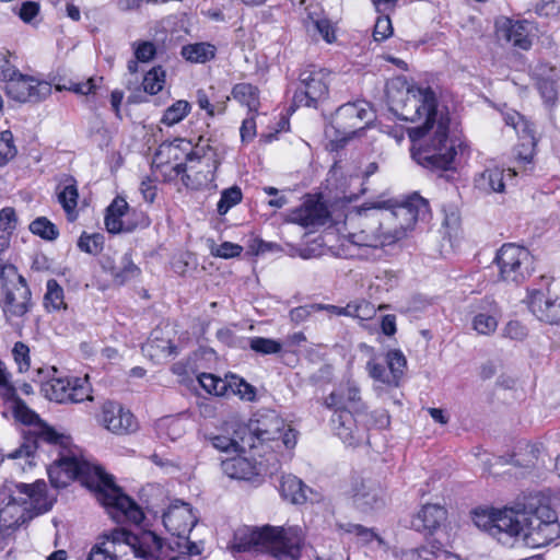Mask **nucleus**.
I'll return each instance as SVG.
<instances>
[{"label": "nucleus", "mask_w": 560, "mask_h": 560, "mask_svg": "<svg viewBox=\"0 0 560 560\" xmlns=\"http://www.w3.org/2000/svg\"><path fill=\"white\" fill-rule=\"evenodd\" d=\"M63 289L57 280L49 279L46 283V293L44 295V305L48 311H60L66 308L63 301Z\"/></svg>", "instance_id": "e433bc0d"}, {"label": "nucleus", "mask_w": 560, "mask_h": 560, "mask_svg": "<svg viewBox=\"0 0 560 560\" xmlns=\"http://www.w3.org/2000/svg\"><path fill=\"white\" fill-rule=\"evenodd\" d=\"M498 32L514 47L528 50L532 46L533 26L527 21L506 20Z\"/></svg>", "instance_id": "393cba45"}, {"label": "nucleus", "mask_w": 560, "mask_h": 560, "mask_svg": "<svg viewBox=\"0 0 560 560\" xmlns=\"http://www.w3.org/2000/svg\"><path fill=\"white\" fill-rule=\"evenodd\" d=\"M18 223L15 210L11 207H5L0 211V231L12 234Z\"/></svg>", "instance_id": "052dcab7"}, {"label": "nucleus", "mask_w": 560, "mask_h": 560, "mask_svg": "<svg viewBox=\"0 0 560 560\" xmlns=\"http://www.w3.org/2000/svg\"><path fill=\"white\" fill-rule=\"evenodd\" d=\"M16 155V148L13 143V135L5 130L0 132V166L5 165Z\"/></svg>", "instance_id": "3c124183"}, {"label": "nucleus", "mask_w": 560, "mask_h": 560, "mask_svg": "<svg viewBox=\"0 0 560 560\" xmlns=\"http://www.w3.org/2000/svg\"><path fill=\"white\" fill-rule=\"evenodd\" d=\"M523 302L539 322L560 326L559 295H550L549 290L527 288Z\"/></svg>", "instance_id": "f8f14e48"}, {"label": "nucleus", "mask_w": 560, "mask_h": 560, "mask_svg": "<svg viewBox=\"0 0 560 560\" xmlns=\"http://www.w3.org/2000/svg\"><path fill=\"white\" fill-rule=\"evenodd\" d=\"M190 109L189 102L185 100L176 101L165 109L161 122L166 126H174L180 122L190 113Z\"/></svg>", "instance_id": "4c0bfd02"}, {"label": "nucleus", "mask_w": 560, "mask_h": 560, "mask_svg": "<svg viewBox=\"0 0 560 560\" xmlns=\"http://www.w3.org/2000/svg\"><path fill=\"white\" fill-rule=\"evenodd\" d=\"M522 142L517 148V168L524 173H530L533 170V159L536 153L535 130L520 136Z\"/></svg>", "instance_id": "7c9ffc66"}, {"label": "nucleus", "mask_w": 560, "mask_h": 560, "mask_svg": "<svg viewBox=\"0 0 560 560\" xmlns=\"http://www.w3.org/2000/svg\"><path fill=\"white\" fill-rule=\"evenodd\" d=\"M524 515L523 537L526 545L541 548L559 536L557 514L539 493L524 497Z\"/></svg>", "instance_id": "423d86ee"}, {"label": "nucleus", "mask_w": 560, "mask_h": 560, "mask_svg": "<svg viewBox=\"0 0 560 560\" xmlns=\"http://www.w3.org/2000/svg\"><path fill=\"white\" fill-rule=\"evenodd\" d=\"M140 268L133 264L131 255L126 253L121 256L118 265L110 268V275L115 283L122 285L140 276Z\"/></svg>", "instance_id": "2f4dec72"}, {"label": "nucleus", "mask_w": 560, "mask_h": 560, "mask_svg": "<svg viewBox=\"0 0 560 560\" xmlns=\"http://www.w3.org/2000/svg\"><path fill=\"white\" fill-rule=\"evenodd\" d=\"M304 545L300 527H243L234 534L233 549L237 552H269L277 560H299Z\"/></svg>", "instance_id": "20e7f679"}, {"label": "nucleus", "mask_w": 560, "mask_h": 560, "mask_svg": "<svg viewBox=\"0 0 560 560\" xmlns=\"http://www.w3.org/2000/svg\"><path fill=\"white\" fill-rule=\"evenodd\" d=\"M315 28L322 35L323 39L331 44L336 39L335 28L332 23L328 19H319L315 21Z\"/></svg>", "instance_id": "774afa93"}, {"label": "nucleus", "mask_w": 560, "mask_h": 560, "mask_svg": "<svg viewBox=\"0 0 560 560\" xmlns=\"http://www.w3.org/2000/svg\"><path fill=\"white\" fill-rule=\"evenodd\" d=\"M535 12L540 16H555L560 13V0H541Z\"/></svg>", "instance_id": "69168bd1"}, {"label": "nucleus", "mask_w": 560, "mask_h": 560, "mask_svg": "<svg viewBox=\"0 0 560 560\" xmlns=\"http://www.w3.org/2000/svg\"><path fill=\"white\" fill-rule=\"evenodd\" d=\"M232 96L249 112H257L259 107V91L250 83H237L232 89Z\"/></svg>", "instance_id": "f704fd0d"}, {"label": "nucleus", "mask_w": 560, "mask_h": 560, "mask_svg": "<svg viewBox=\"0 0 560 560\" xmlns=\"http://www.w3.org/2000/svg\"><path fill=\"white\" fill-rule=\"evenodd\" d=\"M248 448L267 447L282 453L292 450L298 442V432L275 410L258 411L246 428Z\"/></svg>", "instance_id": "39448f33"}, {"label": "nucleus", "mask_w": 560, "mask_h": 560, "mask_svg": "<svg viewBox=\"0 0 560 560\" xmlns=\"http://www.w3.org/2000/svg\"><path fill=\"white\" fill-rule=\"evenodd\" d=\"M105 226L109 233L117 234L132 231V226L125 223L122 217L106 212Z\"/></svg>", "instance_id": "e2e57ef3"}, {"label": "nucleus", "mask_w": 560, "mask_h": 560, "mask_svg": "<svg viewBox=\"0 0 560 560\" xmlns=\"http://www.w3.org/2000/svg\"><path fill=\"white\" fill-rule=\"evenodd\" d=\"M338 527L345 533L354 534L362 544H370L373 540L383 544V539L372 528L352 523L338 524Z\"/></svg>", "instance_id": "a18cd8bd"}, {"label": "nucleus", "mask_w": 560, "mask_h": 560, "mask_svg": "<svg viewBox=\"0 0 560 560\" xmlns=\"http://www.w3.org/2000/svg\"><path fill=\"white\" fill-rule=\"evenodd\" d=\"M389 201L374 202L369 207L355 208L345 218L347 238L353 246L352 257L375 261L381 258L382 249L398 242L399 233L389 232L390 215H384L377 209L388 208Z\"/></svg>", "instance_id": "7ed1b4c3"}, {"label": "nucleus", "mask_w": 560, "mask_h": 560, "mask_svg": "<svg viewBox=\"0 0 560 560\" xmlns=\"http://www.w3.org/2000/svg\"><path fill=\"white\" fill-rule=\"evenodd\" d=\"M198 380L201 387L209 394H213L215 396H224L228 393L229 382L217 377L213 374L202 373Z\"/></svg>", "instance_id": "37998d69"}, {"label": "nucleus", "mask_w": 560, "mask_h": 560, "mask_svg": "<svg viewBox=\"0 0 560 560\" xmlns=\"http://www.w3.org/2000/svg\"><path fill=\"white\" fill-rule=\"evenodd\" d=\"M42 392L49 400L60 404L91 400L89 377H54L42 382Z\"/></svg>", "instance_id": "1a4fd4ad"}, {"label": "nucleus", "mask_w": 560, "mask_h": 560, "mask_svg": "<svg viewBox=\"0 0 560 560\" xmlns=\"http://www.w3.org/2000/svg\"><path fill=\"white\" fill-rule=\"evenodd\" d=\"M503 335L512 340H524L527 337V328L517 320H510L504 327Z\"/></svg>", "instance_id": "0e129e2a"}, {"label": "nucleus", "mask_w": 560, "mask_h": 560, "mask_svg": "<svg viewBox=\"0 0 560 560\" xmlns=\"http://www.w3.org/2000/svg\"><path fill=\"white\" fill-rule=\"evenodd\" d=\"M393 34V25L389 14H381L375 22L373 37L376 42H383Z\"/></svg>", "instance_id": "6e6d98bb"}, {"label": "nucleus", "mask_w": 560, "mask_h": 560, "mask_svg": "<svg viewBox=\"0 0 560 560\" xmlns=\"http://www.w3.org/2000/svg\"><path fill=\"white\" fill-rule=\"evenodd\" d=\"M196 102L200 109L206 110L209 117H214L217 114H223L225 112V103L212 104L203 90L197 91Z\"/></svg>", "instance_id": "864d4df0"}, {"label": "nucleus", "mask_w": 560, "mask_h": 560, "mask_svg": "<svg viewBox=\"0 0 560 560\" xmlns=\"http://www.w3.org/2000/svg\"><path fill=\"white\" fill-rule=\"evenodd\" d=\"M197 523L189 503L175 500L163 514V524L173 536L187 537Z\"/></svg>", "instance_id": "2eb2a0df"}, {"label": "nucleus", "mask_w": 560, "mask_h": 560, "mask_svg": "<svg viewBox=\"0 0 560 560\" xmlns=\"http://www.w3.org/2000/svg\"><path fill=\"white\" fill-rule=\"evenodd\" d=\"M279 489L281 495L292 503L301 504L307 499V487L293 475L282 476Z\"/></svg>", "instance_id": "c756f323"}, {"label": "nucleus", "mask_w": 560, "mask_h": 560, "mask_svg": "<svg viewBox=\"0 0 560 560\" xmlns=\"http://www.w3.org/2000/svg\"><path fill=\"white\" fill-rule=\"evenodd\" d=\"M518 510L513 509L497 510L493 537L501 539V535L515 537L523 535L524 532V500L517 503Z\"/></svg>", "instance_id": "4be33fe9"}, {"label": "nucleus", "mask_w": 560, "mask_h": 560, "mask_svg": "<svg viewBox=\"0 0 560 560\" xmlns=\"http://www.w3.org/2000/svg\"><path fill=\"white\" fill-rule=\"evenodd\" d=\"M358 416L366 418L365 427H375L378 429H383L389 424V415L384 409L374 410L370 415L361 412Z\"/></svg>", "instance_id": "bf43d9fd"}, {"label": "nucleus", "mask_w": 560, "mask_h": 560, "mask_svg": "<svg viewBox=\"0 0 560 560\" xmlns=\"http://www.w3.org/2000/svg\"><path fill=\"white\" fill-rule=\"evenodd\" d=\"M164 82L165 72L161 67H155L145 73L142 86L147 93L154 95L163 89Z\"/></svg>", "instance_id": "49530a36"}, {"label": "nucleus", "mask_w": 560, "mask_h": 560, "mask_svg": "<svg viewBox=\"0 0 560 560\" xmlns=\"http://www.w3.org/2000/svg\"><path fill=\"white\" fill-rule=\"evenodd\" d=\"M503 118L505 124L513 127L518 136L534 130L533 125L523 115L515 110L504 113Z\"/></svg>", "instance_id": "de8ad7c7"}, {"label": "nucleus", "mask_w": 560, "mask_h": 560, "mask_svg": "<svg viewBox=\"0 0 560 560\" xmlns=\"http://www.w3.org/2000/svg\"><path fill=\"white\" fill-rule=\"evenodd\" d=\"M156 49L151 42H141L135 49V57L140 62H148L155 56Z\"/></svg>", "instance_id": "338daca9"}, {"label": "nucleus", "mask_w": 560, "mask_h": 560, "mask_svg": "<svg viewBox=\"0 0 560 560\" xmlns=\"http://www.w3.org/2000/svg\"><path fill=\"white\" fill-rule=\"evenodd\" d=\"M182 55L191 62H206L214 57L215 47L208 43L187 45L183 47Z\"/></svg>", "instance_id": "c9c22d12"}, {"label": "nucleus", "mask_w": 560, "mask_h": 560, "mask_svg": "<svg viewBox=\"0 0 560 560\" xmlns=\"http://www.w3.org/2000/svg\"><path fill=\"white\" fill-rule=\"evenodd\" d=\"M4 92L9 98L18 103H39L51 94V85L19 70L4 85Z\"/></svg>", "instance_id": "9d476101"}, {"label": "nucleus", "mask_w": 560, "mask_h": 560, "mask_svg": "<svg viewBox=\"0 0 560 560\" xmlns=\"http://www.w3.org/2000/svg\"><path fill=\"white\" fill-rule=\"evenodd\" d=\"M210 440L212 446L222 452L243 453L248 447L246 436H242L241 441H238L225 435H214Z\"/></svg>", "instance_id": "ea45409f"}, {"label": "nucleus", "mask_w": 560, "mask_h": 560, "mask_svg": "<svg viewBox=\"0 0 560 560\" xmlns=\"http://www.w3.org/2000/svg\"><path fill=\"white\" fill-rule=\"evenodd\" d=\"M101 421L103 425L115 434H128L137 430L133 415L120 404L106 401L102 407Z\"/></svg>", "instance_id": "a211bd4d"}, {"label": "nucleus", "mask_w": 560, "mask_h": 560, "mask_svg": "<svg viewBox=\"0 0 560 560\" xmlns=\"http://www.w3.org/2000/svg\"><path fill=\"white\" fill-rule=\"evenodd\" d=\"M198 162L201 164L200 156L196 151H190L186 154V163H177L173 166V171L177 175H182L183 184L190 189H201L206 187L213 179V175L210 171L202 172L196 171L194 163Z\"/></svg>", "instance_id": "5701e85b"}, {"label": "nucleus", "mask_w": 560, "mask_h": 560, "mask_svg": "<svg viewBox=\"0 0 560 560\" xmlns=\"http://www.w3.org/2000/svg\"><path fill=\"white\" fill-rule=\"evenodd\" d=\"M249 347L253 351L261 354H275L282 349V345L279 341L264 337L252 338Z\"/></svg>", "instance_id": "09e8293b"}, {"label": "nucleus", "mask_w": 560, "mask_h": 560, "mask_svg": "<svg viewBox=\"0 0 560 560\" xmlns=\"http://www.w3.org/2000/svg\"><path fill=\"white\" fill-rule=\"evenodd\" d=\"M2 310L7 318L21 317L30 310L31 291L25 279L19 275L16 280L2 284Z\"/></svg>", "instance_id": "4468645a"}, {"label": "nucleus", "mask_w": 560, "mask_h": 560, "mask_svg": "<svg viewBox=\"0 0 560 560\" xmlns=\"http://www.w3.org/2000/svg\"><path fill=\"white\" fill-rule=\"evenodd\" d=\"M351 313H349V317L358 318L360 320H368L375 316L376 307L365 301V300H355L350 302Z\"/></svg>", "instance_id": "8fccbe9b"}, {"label": "nucleus", "mask_w": 560, "mask_h": 560, "mask_svg": "<svg viewBox=\"0 0 560 560\" xmlns=\"http://www.w3.org/2000/svg\"><path fill=\"white\" fill-rule=\"evenodd\" d=\"M158 330L151 334L150 339L142 347V352L156 361L176 355L177 347L170 339L160 338Z\"/></svg>", "instance_id": "c85d7f7f"}, {"label": "nucleus", "mask_w": 560, "mask_h": 560, "mask_svg": "<svg viewBox=\"0 0 560 560\" xmlns=\"http://www.w3.org/2000/svg\"><path fill=\"white\" fill-rule=\"evenodd\" d=\"M353 502L362 512H370L384 504V493L380 486L371 480H362L353 489Z\"/></svg>", "instance_id": "b1692460"}, {"label": "nucleus", "mask_w": 560, "mask_h": 560, "mask_svg": "<svg viewBox=\"0 0 560 560\" xmlns=\"http://www.w3.org/2000/svg\"><path fill=\"white\" fill-rule=\"evenodd\" d=\"M222 470L228 477L241 480H249L259 474L256 465L243 456L223 460Z\"/></svg>", "instance_id": "cd10ccee"}, {"label": "nucleus", "mask_w": 560, "mask_h": 560, "mask_svg": "<svg viewBox=\"0 0 560 560\" xmlns=\"http://www.w3.org/2000/svg\"><path fill=\"white\" fill-rule=\"evenodd\" d=\"M30 231L46 241H55L59 235L57 226L46 217L36 218L30 224Z\"/></svg>", "instance_id": "79ce46f5"}, {"label": "nucleus", "mask_w": 560, "mask_h": 560, "mask_svg": "<svg viewBox=\"0 0 560 560\" xmlns=\"http://www.w3.org/2000/svg\"><path fill=\"white\" fill-rule=\"evenodd\" d=\"M328 218L326 206L318 199L307 198L290 212L288 220L304 228L324 225Z\"/></svg>", "instance_id": "412c9836"}, {"label": "nucleus", "mask_w": 560, "mask_h": 560, "mask_svg": "<svg viewBox=\"0 0 560 560\" xmlns=\"http://www.w3.org/2000/svg\"><path fill=\"white\" fill-rule=\"evenodd\" d=\"M23 434L24 442L10 455L12 458L31 456L47 445L50 452L57 453L48 468L49 480L55 488L67 487L74 479L86 486H95L105 505L120 512L133 524L142 522L143 512L137 503L115 486L112 476L85 459L78 448L72 447L70 436L58 433L46 423H37Z\"/></svg>", "instance_id": "f03ea898"}, {"label": "nucleus", "mask_w": 560, "mask_h": 560, "mask_svg": "<svg viewBox=\"0 0 560 560\" xmlns=\"http://www.w3.org/2000/svg\"><path fill=\"white\" fill-rule=\"evenodd\" d=\"M428 202L420 196L415 195L408 198L401 205L395 207L389 212H383L384 215H390L389 232L399 233L398 242L404 240L411 231L418 219L428 212Z\"/></svg>", "instance_id": "9b49d317"}, {"label": "nucleus", "mask_w": 560, "mask_h": 560, "mask_svg": "<svg viewBox=\"0 0 560 560\" xmlns=\"http://www.w3.org/2000/svg\"><path fill=\"white\" fill-rule=\"evenodd\" d=\"M385 94L398 118L418 122L407 129L412 160L431 171L454 170L456 158L464 155L468 145L451 130L450 113L438 107L435 93L430 88H411L405 78L397 77L387 81Z\"/></svg>", "instance_id": "f257e3e1"}, {"label": "nucleus", "mask_w": 560, "mask_h": 560, "mask_svg": "<svg viewBox=\"0 0 560 560\" xmlns=\"http://www.w3.org/2000/svg\"><path fill=\"white\" fill-rule=\"evenodd\" d=\"M494 262L498 266L499 279L509 285L523 284L535 271V258L530 252L513 243L501 246Z\"/></svg>", "instance_id": "0eeeda50"}, {"label": "nucleus", "mask_w": 560, "mask_h": 560, "mask_svg": "<svg viewBox=\"0 0 560 560\" xmlns=\"http://www.w3.org/2000/svg\"><path fill=\"white\" fill-rule=\"evenodd\" d=\"M243 199V192L236 185L223 189L221 191V198L217 205V211L220 215H224L230 209L238 205Z\"/></svg>", "instance_id": "58836bf2"}, {"label": "nucleus", "mask_w": 560, "mask_h": 560, "mask_svg": "<svg viewBox=\"0 0 560 560\" xmlns=\"http://www.w3.org/2000/svg\"><path fill=\"white\" fill-rule=\"evenodd\" d=\"M12 354L20 372H26L30 369V348L21 341L14 343Z\"/></svg>", "instance_id": "4d7b16f0"}, {"label": "nucleus", "mask_w": 560, "mask_h": 560, "mask_svg": "<svg viewBox=\"0 0 560 560\" xmlns=\"http://www.w3.org/2000/svg\"><path fill=\"white\" fill-rule=\"evenodd\" d=\"M242 252L243 247L241 245L231 242H223L212 249V255L228 259L240 256Z\"/></svg>", "instance_id": "680f3d73"}, {"label": "nucleus", "mask_w": 560, "mask_h": 560, "mask_svg": "<svg viewBox=\"0 0 560 560\" xmlns=\"http://www.w3.org/2000/svg\"><path fill=\"white\" fill-rule=\"evenodd\" d=\"M446 518V510L439 504H425L422 509L412 517L411 526L417 532H429L432 533Z\"/></svg>", "instance_id": "a878e982"}, {"label": "nucleus", "mask_w": 560, "mask_h": 560, "mask_svg": "<svg viewBox=\"0 0 560 560\" xmlns=\"http://www.w3.org/2000/svg\"><path fill=\"white\" fill-rule=\"evenodd\" d=\"M411 552L413 556H417L422 560H439L442 557H446L448 551L444 549L440 541L432 539L428 540L424 545L413 549Z\"/></svg>", "instance_id": "a19ab883"}, {"label": "nucleus", "mask_w": 560, "mask_h": 560, "mask_svg": "<svg viewBox=\"0 0 560 560\" xmlns=\"http://www.w3.org/2000/svg\"><path fill=\"white\" fill-rule=\"evenodd\" d=\"M497 518V511H485V510H476L472 515L474 524L485 530L488 532L491 536H493L494 523Z\"/></svg>", "instance_id": "603ef678"}, {"label": "nucleus", "mask_w": 560, "mask_h": 560, "mask_svg": "<svg viewBox=\"0 0 560 560\" xmlns=\"http://www.w3.org/2000/svg\"><path fill=\"white\" fill-rule=\"evenodd\" d=\"M504 171L500 167L486 168L477 178L476 186L488 192H502L504 190L503 182Z\"/></svg>", "instance_id": "72a5a7b5"}, {"label": "nucleus", "mask_w": 560, "mask_h": 560, "mask_svg": "<svg viewBox=\"0 0 560 560\" xmlns=\"http://www.w3.org/2000/svg\"><path fill=\"white\" fill-rule=\"evenodd\" d=\"M329 71L315 66H308L300 72L299 85L294 92V107H317L328 95Z\"/></svg>", "instance_id": "6e6552de"}, {"label": "nucleus", "mask_w": 560, "mask_h": 560, "mask_svg": "<svg viewBox=\"0 0 560 560\" xmlns=\"http://www.w3.org/2000/svg\"><path fill=\"white\" fill-rule=\"evenodd\" d=\"M325 404L328 408H335L336 411L349 410L360 415L365 410L360 387L351 380L339 384V386L326 397Z\"/></svg>", "instance_id": "f3484780"}, {"label": "nucleus", "mask_w": 560, "mask_h": 560, "mask_svg": "<svg viewBox=\"0 0 560 560\" xmlns=\"http://www.w3.org/2000/svg\"><path fill=\"white\" fill-rule=\"evenodd\" d=\"M353 413L349 410L336 411L331 420L335 433L350 446L360 444L365 438V427L358 424Z\"/></svg>", "instance_id": "aec40b11"}, {"label": "nucleus", "mask_w": 560, "mask_h": 560, "mask_svg": "<svg viewBox=\"0 0 560 560\" xmlns=\"http://www.w3.org/2000/svg\"><path fill=\"white\" fill-rule=\"evenodd\" d=\"M472 307L471 328L478 335H492L498 328L500 314L495 301L491 298H483Z\"/></svg>", "instance_id": "6ab92c4d"}, {"label": "nucleus", "mask_w": 560, "mask_h": 560, "mask_svg": "<svg viewBox=\"0 0 560 560\" xmlns=\"http://www.w3.org/2000/svg\"><path fill=\"white\" fill-rule=\"evenodd\" d=\"M229 387L232 389L234 394L240 395L242 399L248 401L255 399V388L248 383H246L243 378H238L237 376L232 375L231 381L229 382Z\"/></svg>", "instance_id": "5fc2aeb1"}, {"label": "nucleus", "mask_w": 560, "mask_h": 560, "mask_svg": "<svg viewBox=\"0 0 560 560\" xmlns=\"http://www.w3.org/2000/svg\"><path fill=\"white\" fill-rule=\"evenodd\" d=\"M58 201L65 210L69 221L77 219V206L79 191L77 180L72 176H66L58 186Z\"/></svg>", "instance_id": "bb28decb"}, {"label": "nucleus", "mask_w": 560, "mask_h": 560, "mask_svg": "<svg viewBox=\"0 0 560 560\" xmlns=\"http://www.w3.org/2000/svg\"><path fill=\"white\" fill-rule=\"evenodd\" d=\"M12 55L10 52H0V81L8 83L13 75H16L19 69L11 61Z\"/></svg>", "instance_id": "13d9d810"}, {"label": "nucleus", "mask_w": 560, "mask_h": 560, "mask_svg": "<svg viewBox=\"0 0 560 560\" xmlns=\"http://www.w3.org/2000/svg\"><path fill=\"white\" fill-rule=\"evenodd\" d=\"M386 364L387 366H384L372 358L366 363L369 375L376 382L397 387L407 365L406 357L400 350H389L386 354Z\"/></svg>", "instance_id": "ddd939ff"}, {"label": "nucleus", "mask_w": 560, "mask_h": 560, "mask_svg": "<svg viewBox=\"0 0 560 560\" xmlns=\"http://www.w3.org/2000/svg\"><path fill=\"white\" fill-rule=\"evenodd\" d=\"M371 105L366 101H357L341 105L337 110L334 122L343 133L352 135L361 129L362 122L372 120Z\"/></svg>", "instance_id": "dca6fc26"}, {"label": "nucleus", "mask_w": 560, "mask_h": 560, "mask_svg": "<svg viewBox=\"0 0 560 560\" xmlns=\"http://www.w3.org/2000/svg\"><path fill=\"white\" fill-rule=\"evenodd\" d=\"M78 247L90 255H98L104 247V235L100 233L88 234L83 232L78 241Z\"/></svg>", "instance_id": "c03bdc74"}, {"label": "nucleus", "mask_w": 560, "mask_h": 560, "mask_svg": "<svg viewBox=\"0 0 560 560\" xmlns=\"http://www.w3.org/2000/svg\"><path fill=\"white\" fill-rule=\"evenodd\" d=\"M155 431L163 442H175L185 433V424L179 418L166 417L155 423Z\"/></svg>", "instance_id": "473e14b6"}]
</instances>
